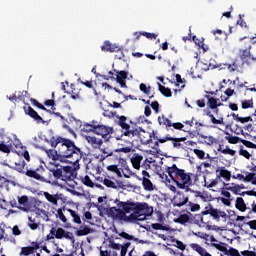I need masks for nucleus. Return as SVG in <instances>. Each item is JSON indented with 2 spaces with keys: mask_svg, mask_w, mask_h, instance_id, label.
I'll return each mask as SVG.
<instances>
[{
  "mask_svg": "<svg viewBox=\"0 0 256 256\" xmlns=\"http://www.w3.org/2000/svg\"><path fill=\"white\" fill-rule=\"evenodd\" d=\"M51 147H61L58 149V157H64L65 159H69L72 157L73 161H87V154L81 151V148L75 145V142L70 139H65L61 136L55 138L53 136L50 139Z\"/></svg>",
  "mask_w": 256,
  "mask_h": 256,
  "instance_id": "f257e3e1",
  "label": "nucleus"
},
{
  "mask_svg": "<svg viewBox=\"0 0 256 256\" xmlns=\"http://www.w3.org/2000/svg\"><path fill=\"white\" fill-rule=\"evenodd\" d=\"M125 213H133L128 217V221L134 223L135 221H145L147 217L153 215V207L147 203H128L123 205Z\"/></svg>",
  "mask_w": 256,
  "mask_h": 256,
  "instance_id": "f03ea898",
  "label": "nucleus"
},
{
  "mask_svg": "<svg viewBox=\"0 0 256 256\" xmlns=\"http://www.w3.org/2000/svg\"><path fill=\"white\" fill-rule=\"evenodd\" d=\"M169 177L174 181L180 189H185L191 185V177L185 171L177 168L176 165L168 168Z\"/></svg>",
  "mask_w": 256,
  "mask_h": 256,
  "instance_id": "7ed1b4c3",
  "label": "nucleus"
},
{
  "mask_svg": "<svg viewBox=\"0 0 256 256\" xmlns=\"http://www.w3.org/2000/svg\"><path fill=\"white\" fill-rule=\"evenodd\" d=\"M256 37H250L248 40L246 48L239 49V58L242 62V65H251L252 63H256V57L251 55V42L255 41Z\"/></svg>",
  "mask_w": 256,
  "mask_h": 256,
  "instance_id": "20e7f679",
  "label": "nucleus"
},
{
  "mask_svg": "<svg viewBox=\"0 0 256 256\" xmlns=\"http://www.w3.org/2000/svg\"><path fill=\"white\" fill-rule=\"evenodd\" d=\"M117 119V125L121 127L122 133L125 137L133 139V137L139 133L137 126H130L129 123H127L126 116H117Z\"/></svg>",
  "mask_w": 256,
  "mask_h": 256,
  "instance_id": "39448f33",
  "label": "nucleus"
},
{
  "mask_svg": "<svg viewBox=\"0 0 256 256\" xmlns=\"http://www.w3.org/2000/svg\"><path fill=\"white\" fill-rule=\"evenodd\" d=\"M157 141L154 143L155 147H159V143H167V141H172V145L174 149H181L183 144L181 141H185V138H173L171 135H166L164 138H158L157 136H153Z\"/></svg>",
  "mask_w": 256,
  "mask_h": 256,
  "instance_id": "423d86ee",
  "label": "nucleus"
},
{
  "mask_svg": "<svg viewBox=\"0 0 256 256\" xmlns=\"http://www.w3.org/2000/svg\"><path fill=\"white\" fill-rule=\"evenodd\" d=\"M95 135H100L104 141H109L111 139V135L113 133V127L105 126L103 124L96 125L94 130Z\"/></svg>",
  "mask_w": 256,
  "mask_h": 256,
  "instance_id": "0eeeda50",
  "label": "nucleus"
},
{
  "mask_svg": "<svg viewBox=\"0 0 256 256\" xmlns=\"http://www.w3.org/2000/svg\"><path fill=\"white\" fill-rule=\"evenodd\" d=\"M136 129H138V133L134 137L140 139L142 145H149L150 143H153V134L143 130L139 126H136Z\"/></svg>",
  "mask_w": 256,
  "mask_h": 256,
  "instance_id": "6e6552de",
  "label": "nucleus"
},
{
  "mask_svg": "<svg viewBox=\"0 0 256 256\" xmlns=\"http://www.w3.org/2000/svg\"><path fill=\"white\" fill-rule=\"evenodd\" d=\"M101 50L105 51V52H109V53H121L120 56H118V59H123V57H125V55H123V50L121 49V47L112 44L109 41H105L104 44L101 46Z\"/></svg>",
  "mask_w": 256,
  "mask_h": 256,
  "instance_id": "1a4fd4ad",
  "label": "nucleus"
},
{
  "mask_svg": "<svg viewBox=\"0 0 256 256\" xmlns=\"http://www.w3.org/2000/svg\"><path fill=\"white\" fill-rule=\"evenodd\" d=\"M23 109H24V113H26V115L31 117V119H34L36 123H45V120H43L41 115H39V113H37V111H35V109H33V107H31L29 104H26L23 107Z\"/></svg>",
  "mask_w": 256,
  "mask_h": 256,
  "instance_id": "9d476101",
  "label": "nucleus"
},
{
  "mask_svg": "<svg viewBox=\"0 0 256 256\" xmlns=\"http://www.w3.org/2000/svg\"><path fill=\"white\" fill-rule=\"evenodd\" d=\"M210 215L215 221H222V223H227V221H229V215L219 209H212Z\"/></svg>",
  "mask_w": 256,
  "mask_h": 256,
  "instance_id": "9b49d317",
  "label": "nucleus"
},
{
  "mask_svg": "<svg viewBox=\"0 0 256 256\" xmlns=\"http://www.w3.org/2000/svg\"><path fill=\"white\" fill-rule=\"evenodd\" d=\"M204 187L212 189V191H218L223 188V184L219 180H211L209 177L204 176Z\"/></svg>",
  "mask_w": 256,
  "mask_h": 256,
  "instance_id": "f8f14e48",
  "label": "nucleus"
},
{
  "mask_svg": "<svg viewBox=\"0 0 256 256\" xmlns=\"http://www.w3.org/2000/svg\"><path fill=\"white\" fill-rule=\"evenodd\" d=\"M54 237L56 239H68L73 241V233L65 231L63 228L54 229Z\"/></svg>",
  "mask_w": 256,
  "mask_h": 256,
  "instance_id": "ddd939ff",
  "label": "nucleus"
},
{
  "mask_svg": "<svg viewBox=\"0 0 256 256\" xmlns=\"http://www.w3.org/2000/svg\"><path fill=\"white\" fill-rule=\"evenodd\" d=\"M127 75H129V73L125 70H122L117 72L115 78V81H117V83H119L120 87L123 89H127Z\"/></svg>",
  "mask_w": 256,
  "mask_h": 256,
  "instance_id": "4468645a",
  "label": "nucleus"
},
{
  "mask_svg": "<svg viewBox=\"0 0 256 256\" xmlns=\"http://www.w3.org/2000/svg\"><path fill=\"white\" fill-rule=\"evenodd\" d=\"M76 169H79L78 162H75L74 164H70L69 166H63L61 170V175H65V177H71V175H73Z\"/></svg>",
  "mask_w": 256,
  "mask_h": 256,
  "instance_id": "2eb2a0df",
  "label": "nucleus"
},
{
  "mask_svg": "<svg viewBox=\"0 0 256 256\" xmlns=\"http://www.w3.org/2000/svg\"><path fill=\"white\" fill-rule=\"evenodd\" d=\"M158 123L159 125H163L166 129V131H171V127H172V121L167 118V116H165L164 114H162V116L158 117Z\"/></svg>",
  "mask_w": 256,
  "mask_h": 256,
  "instance_id": "dca6fc26",
  "label": "nucleus"
},
{
  "mask_svg": "<svg viewBox=\"0 0 256 256\" xmlns=\"http://www.w3.org/2000/svg\"><path fill=\"white\" fill-rule=\"evenodd\" d=\"M205 98L208 100L207 105L209 109H217V107H221V105H223L219 102V99L211 97L210 95H205Z\"/></svg>",
  "mask_w": 256,
  "mask_h": 256,
  "instance_id": "f3484780",
  "label": "nucleus"
},
{
  "mask_svg": "<svg viewBox=\"0 0 256 256\" xmlns=\"http://www.w3.org/2000/svg\"><path fill=\"white\" fill-rule=\"evenodd\" d=\"M190 247L193 251H196V253L200 254L201 256H212L205 248H203L201 245L197 243L190 244Z\"/></svg>",
  "mask_w": 256,
  "mask_h": 256,
  "instance_id": "a211bd4d",
  "label": "nucleus"
},
{
  "mask_svg": "<svg viewBox=\"0 0 256 256\" xmlns=\"http://www.w3.org/2000/svg\"><path fill=\"white\" fill-rule=\"evenodd\" d=\"M216 174L218 179H221L222 177L223 179H225V181H231V172L228 170H225V168L217 169Z\"/></svg>",
  "mask_w": 256,
  "mask_h": 256,
  "instance_id": "6ab92c4d",
  "label": "nucleus"
},
{
  "mask_svg": "<svg viewBox=\"0 0 256 256\" xmlns=\"http://www.w3.org/2000/svg\"><path fill=\"white\" fill-rule=\"evenodd\" d=\"M8 167H10L11 169H15L16 171H19L21 173V171H23V169H25V161H10L8 164Z\"/></svg>",
  "mask_w": 256,
  "mask_h": 256,
  "instance_id": "aec40b11",
  "label": "nucleus"
},
{
  "mask_svg": "<svg viewBox=\"0 0 256 256\" xmlns=\"http://www.w3.org/2000/svg\"><path fill=\"white\" fill-rule=\"evenodd\" d=\"M231 117H233L234 121H237L238 123H242V125L249 122L252 123L253 121V117L251 116L240 117L239 114H235V113H232Z\"/></svg>",
  "mask_w": 256,
  "mask_h": 256,
  "instance_id": "412c9836",
  "label": "nucleus"
},
{
  "mask_svg": "<svg viewBox=\"0 0 256 256\" xmlns=\"http://www.w3.org/2000/svg\"><path fill=\"white\" fill-rule=\"evenodd\" d=\"M86 140L90 145H93L94 147H101L103 145V139L97 138L95 136H87Z\"/></svg>",
  "mask_w": 256,
  "mask_h": 256,
  "instance_id": "4be33fe9",
  "label": "nucleus"
},
{
  "mask_svg": "<svg viewBox=\"0 0 256 256\" xmlns=\"http://www.w3.org/2000/svg\"><path fill=\"white\" fill-rule=\"evenodd\" d=\"M187 201H189V198L185 197L182 194H177V196L175 197L174 205L176 207H183V205H185Z\"/></svg>",
  "mask_w": 256,
  "mask_h": 256,
  "instance_id": "5701e85b",
  "label": "nucleus"
},
{
  "mask_svg": "<svg viewBox=\"0 0 256 256\" xmlns=\"http://www.w3.org/2000/svg\"><path fill=\"white\" fill-rule=\"evenodd\" d=\"M69 125L71 129H73L74 131H79V129H81V127L83 126V122H81V120L76 119L75 117H71Z\"/></svg>",
  "mask_w": 256,
  "mask_h": 256,
  "instance_id": "b1692460",
  "label": "nucleus"
},
{
  "mask_svg": "<svg viewBox=\"0 0 256 256\" xmlns=\"http://www.w3.org/2000/svg\"><path fill=\"white\" fill-rule=\"evenodd\" d=\"M140 91L144 93V95H147L149 99H153L155 97V92L151 93V86H148L144 83H141L139 86Z\"/></svg>",
  "mask_w": 256,
  "mask_h": 256,
  "instance_id": "393cba45",
  "label": "nucleus"
},
{
  "mask_svg": "<svg viewBox=\"0 0 256 256\" xmlns=\"http://www.w3.org/2000/svg\"><path fill=\"white\" fill-rule=\"evenodd\" d=\"M201 139H202V143H204L205 145H217V143H219V141L213 137V136H203L201 135Z\"/></svg>",
  "mask_w": 256,
  "mask_h": 256,
  "instance_id": "a878e982",
  "label": "nucleus"
},
{
  "mask_svg": "<svg viewBox=\"0 0 256 256\" xmlns=\"http://www.w3.org/2000/svg\"><path fill=\"white\" fill-rule=\"evenodd\" d=\"M235 207L236 209H238V211H242V212L247 211V205L245 204V200H243V198L241 197L236 199Z\"/></svg>",
  "mask_w": 256,
  "mask_h": 256,
  "instance_id": "bb28decb",
  "label": "nucleus"
},
{
  "mask_svg": "<svg viewBox=\"0 0 256 256\" xmlns=\"http://www.w3.org/2000/svg\"><path fill=\"white\" fill-rule=\"evenodd\" d=\"M225 139L226 141H228V143H231L232 145H236V143H241V141L243 139L239 138L238 136H231V134H229V132H226Z\"/></svg>",
  "mask_w": 256,
  "mask_h": 256,
  "instance_id": "cd10ccee",
  "label": "nucleus"
},
{
  "mask_svg": "<svg viewBox=\"0 0 256 256\" xmlns=\"http://www.w3.org/2000/svg\"><path fill=\"white\" fill-rule=\"evenodd\" d=\"M158 89L160 91V93L162 95H164V97H172L173 93L171 92V90L163 85H161V83H158Z\"/></svg>",
  "mask_w": 256,
  "mask_h": 256,
  "instance_id": "c85d7f7f",
  "label": "nucleus"
},
{
  "mask_svg": "<svg viewBox=\"0 0 256 256\" xmlns=\"http://www.w3.org/2000/svg\"><path fill=\"white\" fill-rule=\"evenodd\" d=\"M190 217L188 214H182L177 219H175V223H180V225H185V223H189Z\"/></svg>",
  "mask_w": 256,
  "mask_h": 256,
  "instance_id": "c756f323",
  "label": "nucleus"
},
{
  "mask_svg": "<svg viewBox=\"0 0 256 256\" xmlns=\"http://www.w3.org/2000/svg\"><path fill=\"white\" fill-rule=\"evenodd\" d=\"M44 197L49 203H52V205H57V195H51L49 192H44Z\"/></svg>",
  "mask_w": 256,
  "mask_h": 256,
  "instance_id": "7c9ffc66",
  "label": "nucleus"
},
{
  "mask_svg": "<svg viewBox=\"0 0 256 256\" xmlns=\"http://www.w3.org/2000/svg\"><path fill=\"white\" fill-rule=\"evenodd\" d=\"M229 191H232V193H235V195H239L241 193V189H244L243 185L239 186L237 184H231L229 186Z\"/></svg>",
  "mask_w": 256,
  "mask_h": 256,
  "instance_id": "2f4dec72",
  "label": "nucleus"
},
{
  "mask_svg": "<svg viewBox=\"0 0 256 256\" xmlns=\"http://www.w3.org/2000/svg\"><path fill=\"white\" fill-rule=\"evenodd\" d=\"M96 126L97 125L93 124H84L82 131H84V133H95Z\"/></svg>",
  "mask_w": 256,
  "mask_h": 256,
  "instance_id": "473e14b6",
  "label": "nucleus"
},
{
  "mask_svg": "<svg viewBox=\"0 0 256 256\" xmlns=\"http://www.w3.org/2000/svg\"><path fill=\"white\" fill-rule=\"evenodd\" d=\"M152 227L154 228V229H163L164 231H168V233H175V229H173V228H169V227H167V226H162L161 224H159V223H156V224H152Z\"/></svg>",
  "mask_w": 256,
  "mask_h": 256,
  "instance_id": "72a5a7b5",
  "label": "nucleus"
},
{
  "mask_svg": "<svg viewBox=\"0 0 256 256\" xmlns=\"http://www.w3.org/2000/svg\"><path fill=\"white\" fill-rule=\"evenodd\" d=\"M68 212L70 213L71 217L73 218V222L77 223L78 225H81V217L77 215V213L71 209H68Z\"/></svg>",
  "mask_w": 256,
  "mask_h": 256,
  "instance_id": "f704fd0d",
  "label": "nucleus"
},
{
  "mask_svg": "<svg viewBox=\"0 0 256 256\" xmlns=\"http://www.w3.org/2000/svg\"><path fill=\"white\" fill-rule=\"evenodd\" d=\"M90 230L88 227H80L78 231H76V235L78 237H83V235H89Z\"/></svg>",
  "mask_w": 256,
  "mask_h": 256,
  "instance_id": "c9c22d12",
  "label": "nucleus"
},
{
  "mask_svg": "<svg viewBox=\"0 0 256 256\" xmlns=\"http://www.w3.org/2000/svg\"><path fill=\"white\" fill-rule=\"evenodd\" d=\"M143 187L144 189H147V191H153V183L147 178L143 179Z\"/></svg>",
  "mask_w": 256,
  "mask_h": 256,
  "instance_id": "e433bc0d",
  "label": "nucleus"
},
{
  "mask_svg": "<svg viewBox=\"0 0 256 256\" xmlns=\"http://www.w3.org/2000/svg\"><path fill=\"white\" fill-rule=\"evenodd\" d=\"M47 155L49 157V159H52V161H57V156L56 155H59V150H48L47 152Z\"/></svg>",
  "mask_w": 256,
  "mask_h": 256,
  "instance_id": "4c0bfd02",
  "label": "nucleus"
},
{
  "mask_svg": "<svg viewBox=\"0 0 256 256\" xmlns=\"http://www.w3.org/2000/svg\"><path fill=\"white\" fill-rule=\"evenodd\" d=\"M174 247H177V249H180V251H185V244L179 240L172 239Z\"/></svg>",
  "mask_w": 256,
  "mask_h": 256,
  "instance_id": "58836bf2",
  "label": "nucleus"
},
{
  "mask_svg": "<svg viewBox=\"0 0 256 256\" xmlns=\"http://www.w3.org/2000/svg\"><path fill=\"white\" fill-rule=\"evenodd\" d=\"M108 171H112V173H116L118 177H122L121 170L116 165H110L107 167Z\"/></svg>",
  "mask_w": 256,
  "mask_h": 256,
  "instance_id": "ea45409f",
  "label": "nucleus"
},
{
  "mask_svg": "<svg viewBox=\"0 0 256 256\" xmlns=\"http://www.w3.org/2000/svg\"><path fill=\"white\" fill-rule=\"evenodd\" d=\"M30 101H31L32 105H34V107H37L38 109H41L42 111H46V112L48 111V109L45 106H43V104L39 103V101H37L33 98H31Z\"/></svg>",
  "mask_w": 256,
  "mask_h": 256,
  "instance_id": "a19ab883",
  "label": "nucleus"
},
{
  "mask_svg": "<svg viewBox=\"0 0 256 256\" xmlns=\"http://www.w3.org/2000/svg\"><path fill=\"white\" fill-rule=\"evenodd\" d=\"M246 183H251L252 185H256V176H255V174L248 173L246 175Z\"/></svg>",
  "mask_w": 256,
  "mask_h": 256,
  "instance_id": "79ce46f5",
  "label": "nucleus"
},
{
  "mask_svg": "<svg viewBox=\"0 0 256 256\" xmlns=\"http://www.w3.org/2000/svg\"><path fill=\"white\" fill-rule=\"evenodd\" d=\"M242 109H253V99L242 101Z\"/></svg>",
  "mask_w": 256,
  "mask_h": 256,
  "instance_id": "37998d69",
  "label": "nucleus"
},
{
  "mask_svg": "<svg viewBox=\"0 0 256 256\" xmlns=\"http://www.w3.org/2000/svg\"><path fill=\"white\" fill-rule=\"evenodd\" d=\"M44 105L46 107H51V109H48V111H56L57 108H55V100L50 99V100H46L44 102Z\"/></svg>",
  "mask_w": 256,
  "mask_h": 256,
  "instance_id": "c03bdc74",
  "label": "nucleus"
},
{
  "mask_svg": "<svg viewBox=\"0 0 256 256\" xmlns=\"http://www.w3.org/2000/svg\"><path fill=\"white\" fill-rule=\"evenodd\" d=\"M0 151H2V153H11V147L7 144H5V142H1L0 143Z\"/></svg>",
  "mask_w": 256,
  "mask_h": 256,
  "instance_id": "a18cd8bd",
  "label": "nucleus"
},
{
  "mask_svg": "<svg viewBox=\"0 0 256 256\" xmlns=\"http://www.w3.org/2000/svg\"><path fill=\"white\" fill-rule=\"evenodd\" d=\"M57 217L60 219L62 223H67V217H65V214H63L62 209L57 210Z\"/></svg>",
  "mask_w": 256,
  "mask_h": 256,
  "instance_id": "49530a36",
  "label": "nucleus"
},
{
  "mask_svg": "<svg viewBox=\"0 0 256 256\" xmlns=\"http://www.w3.org/2000/svg\"><path fill=\"white\" fill-rule=\"evenodd\" d=\"M210 69H217V66L212 65V64H205V63L201 64V70L202 71H209Z\"/></svg>",
  "mask_w": 256,
  "mask_h": 256,
  "instance_id": "de8ad7c7",
  "label": "nucleus"
},
{
  "mask_svg": "<svg viewBox=\"0 0 256 256\" xmlns=\"http://www.w3.org/2000/svg\"><path fill=\"white\" fill-rule=\"evenodd\" d=\"M241 143L245 145V147H248V149H256V144L251 141L241 140Z\"/></svg>",
  "mask_w": 256,
  "mask_h": 256,
  "instance_id": "09e8293b",
  "label": "nucleus"
},
{
  "mask_svg": "<svg viewBox=\"0 0 256 256\" xmlns=\"http://www.w3.org/2000/svg\"><path fill=\"white\" fill-rule=\"evenodd\" d=\"M46 113H50V115H55V117H60L61 121H65V116L61 115V112H55V110H46Z\"/></svg>",
  "mask_w": 256,
  "mask_h": 256,
  "instance_id": "8fccbe9b",
  "label": "nucleus"
},
{
  "mask_svg": "<svg viewBox=\"0 0 256 256\" xmlns=\"http://www.w3.org/2000/svg\"><path fill=\"white\" fill-rule=\"evenodd\" d=\"M192 41H194L195 45L200 47L205 42V38H197V36H193Z\"/></svg>",
  "mask_w": 256,
  "mask_h": 256,
  "instance_id": "3c124183",
  "label": "nucleus"
},
{
  "mask_svg": "<svg viewBox=\"0 0 256 256\" xmlns=\"http://www.w3.org/2000/svg\"><path fill=\"white\" fill-rule=\"evenodd\" d=\"M33 253V247H23L21 250L22 255H31Z\"/></svg>",
  "mask_w": 256,
  "mask_h": 256,
  "instance_id": "603ef678",
  "label": "nucleus"
},
{
  "mask_svg": "<svg viewBox=\"0 0 256 256\" xmlns=\"http://www.w3.org/2000/svg\"><path fill=\"white\" fill-rule=\"evenodd\" d=\"M221 203L223 205H226V207H229L231 205V201H233V198H225V197H220Z\"/></svg>",
  "mask_w": 256,
  "mask_h": 256,
  "instance_id": "864d4df0",
  "label": "nucleus"
},
{
  "mask_svg": "<svg viewBox=\"0 0 256 256\" xmlns=\"http://www.w3.org/2000/svg\"><path fill=\"white\" fill-rule=\"evenodd\" d=\"M82 183H84V185H86L87 187H93V181H91V179L89 178V176H85L82 179Z\"/></svg>",
  "mask_w": 256,
  "mask_h": 256,
  "instance_id": "5fc2aeb1",
  "label": "nucleus"
},
{
  "mask_svg": "<svg viewBox=\"0 0 256 256\" xmlns=\"http://www.w3.org/2000/svg\"><path fill=\"white\" fill-rule=\"evenodd\" d=\"M26 175L28 177H34V179H38V180L41 179V175L37 174V172H35V171L29 170L26 172Z\"/></svg>",
  "mask_w": 256,
  "mask_h": 256,
  "instance_id": "6e6d98bb",
  "label": "nucleus"
},
{
  "mask_svg": "<svg viewBox=\"0 0 256 256\" xmlns=\"http://www.w3.org/2000/svg\"><path fill=\"white\" fill-rule=\"evenodd\" d=\"M143 37H146V39H157V35L155 33L151 32H142Z\"/></svg>",
  "mask_w": 256,
  "mask_h": 256,
  "instance_id": "4d7b16f0",
  "label": "nucleus"
},
{
  "mask_svg": "<svg viewBox=\"0 0 256 256\" xmlns=\"http://www.w3.org/2000/svg\"><path fill=\"white\" fill-rule=\"evenodd\" d=\"M222 153H223L224 155H231V156L233 157L236 152H235V150H231V149L229 148V146H226V148L222 150Z\"/></svg>",
  "mask_w": 256,
  "mask_h": 256,
  "instance_id": "13d9d810",
  "label": "nucleus"
},
{
  "mask_svg": "<svg viewBox=\"0 0 256 256\" xmlns=\"http://www.w3.org/2000/svg\"><path fill=\"white\" fill-rule=\"evenodd\" d=\"M194 153H195V155H197L198 159H205V151L195 149Z\"/></svg>",
  "mask_w": 256,
  "mask_h": 256,
  "instance_id": "bf43d9fd",
  "label": "nucleus"
},
{
  "mask_svg": "<svg viewBox=\"0 0 256 256\" xmlns=\"http://www.w3.org/2000/svg\"><path fill=\"white\" fill-rule=\"evenodd\" d=\"M104 185H106V187H111L112 189H115V182L105 178L103 181Z\"/></svg>",
  "mask_w": 256,
  "mask_h": 256,
  "instance_id": "052dcab7",
  "label": "nucleus"
},
{
  "mask_svg": "<svg viewBox=\"0 0 256 256\" xmlns=\"http://www.w3.org/2000/svg\"><path fill=\"white\" fill-rule=\"evenodd\" d=\"M189 207H190V211H192V212H197V211H200V209H201V206H199V204H195V203H190Z\"/></svg>",
  "mask_w": 256,
  "mask_h": 256,
  "instance_id": "680f3d73",
  "label": "nucleus"
},
{
  "mask_svg": "<svg viewBox=\"0 0 256 256\" xmlns=\"http://www.w3.org/2000/svg\"><path fill=\"white\" fill-rule=\"evenodd\" d=\"M206 115L210 118L211 123H213V125H217V123H219V121H217V118H215V116L211 114V112L208 111Z\"/></svg>",
  "mask_w": 256,
  "mask_h": 256,
  "instance_id": "e2e57ef3",
  "label": "nucleus"
},
{
  "mask_svg": "<svg viewBox=\"0 0 256 256\" xmlns=\"http://www.w3.org/2000/svg\"><path fill=\"white\" fill-rule=\"evenodd\" d=\"M28 226L30 227V229H32V231H35L37 227H39V225L31 220V218H29Z\"/></svg>",
  "mask_w": 256,
  "mask_h": 256,
  "instance_id": "0e129e2a",
  "label": "nucleus"
},
{
  "mask_svg": "<svg viewBox=\"0 0 256 256\" xmlns=\"http://www.w3.org/2000/svg\"><path fill=\"white\" fill-rule=\"evenodd\" d=\"M151 108L153 109V111H155V113H159V102L158 101H154L150 104Z\"/></svg>",
  "mask_w": 256,
  "mask_h": 256,
  "instance_id": "69168bd1",
  "label": "nucleus"
},
{
  "mask_svg": "<svg viewBox=\"0 0 256 256\" xmlns=\"http://www.w3.org/2000/svg\"><path fill=\"white\" fill-rule=\"evenodd\" d=\"M172 127L174 129H177L178 131H181V129H183V127H185V125H183V123H181V122H176V123L172 122Z\"/></svg>",
  "mask_w": 256,
  "mask_h": 256,
  "instance_id": "338daca9",
  "label": "nucleus"
},
{
  "mask_svg": "<svg viewBox=\"0 0 256 256\" xmlns=\"http://www.w3.org/2000/svg\"><path fill=\"white\" fill-rule=\"evenodd\" d=\"M241 255H243V256H256L255 252L249 251V250L242 251Z\"/></svg>",
  "mask_w": 256,
  "mask_h": 256,
  "instance_id": "774afa93",
  "label": "nucleus"
}]
</instances>
